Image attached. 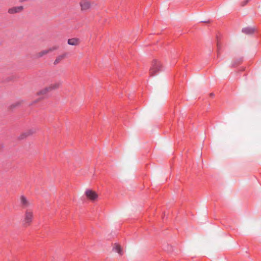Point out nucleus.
I'll use <instances>...</instances> for the list:
<instances>
[{
    "mask_svg": "<svg viewBox=\"0 0 261 261\" xmlns=\"http://www.w3.org/2000/svg\"><path fill=\"white\" fill-rule=\"evenodd\" d=\"M34 212L31 208H28L25 210L23 216V224L24 227L30 226L33 221Z\"/></svg>",
    "mask_w": 261,
    "mask_h": 261,
    "instance_id": "nucleus-1",
    "label": "nucleus"
},
{
    "mask_svg": "<svg viewBox=\"0 0 261 261\" xmlns=\"http://www.w3.org/2000/svg\"><path fill=\"white\" fill-rule=\"evenodd\" d=\"M162 65L161 63L156 60H153L149 70L150 75L152 76L156 75L160 71Z\"/></svg>",
    "mask_w": 261,
    "mask_h": 261,
    "instance_id": "nucleus-2",
    "label": "nucleus"
},
{
    "mask_svg": "<svg viewBox=\"0 0 261 261\" xmlns=\"http://www.w3.org/2000/svg\"><path fill=\"white\" fill-rule=\"evenodd\" d=\"M36 132V130L34 128H31L26 130L25 132L21 134L18 137L19 140H23L28 137L32 135L35 134Z\"/></svg>",
    "mask_w": 261,
    "mask_h": 261,
    "instance_id": "nucleus-3",
    "label": "nucleus"
},
{
    "mask_svg": "<svg viewBox=\"0 0 261 261\" xmlns=\"http://www.w3.org/2000/svg\"><path fill=\"white\" fill-rule=\"evenodd\" d=\"M85 195L90 200H95L98 198V195L97 193L91 190H87L85 192Z\"/></svg>",
    "mask_w": 261,
    "mask_h": 261,
    "instance_id": "nucleus-4",
    "label": "nucleus"
},
{
    "mask_svg": "<svg viewBox=\"0 0 261 261\" xmlns=\"http://www.w3.org/2000/svg\"><path fill=\"white\" fill-rule=\"evenodd\" d=\"M23 10V7L22 6L13 7L8 9V12L10 14H14L21 12Z\"/></svg>",
    "mask_w": 261,
    "mask_h": 261,
    "instance_id": "nucleus-5",
    "label": "nucleus"
},
{
    "mask_svg": "<svg viewBox=\"0 0 261 261\" xmlns=\"http://www.w3.org/2000/svg\"><path fill=\"white\" fill-rule=\"evenodd\" d=\"M112 250L113 251L117 253L120 256H121L123 254V249L118 244L115 243L113 245Z\"/></svg>",
    "mask_w": 261,
    "mask_h": 261,
    "instance_id": "nucleus-6",
    "label": "nucleus"
},
{
    "mask_svg": "<svg viewBox=\"0 0 261 261\" xmlns=\"http://www.w3.org/2000/svg\"><path fill=\"white\" fill-rule=\"evenodd\" d=\"M81 10L82 11H86L90 8L91 4L89 1L86 0H82L80 3Z\"/></svg>",
    "mask_w": 261,
    "mask_h": 261,
    "instance_id": "nucleus-7",
    "label": "nucleus"
},
{
    "mask_svg": "<svg viewBox=\"0 0 261 261\" xmlns=\"http://www.w3.org/2000/svg\"><path fill=\"white\" fill-rule=\"evenodd\" d=\"M20 200V203L23 207H27L31 205V203L24 196H21Z\"/></svg>",
    "mask_w": 261,
    "mask_h": 261,
    "instance_id": "nucleus-8",
    "label": "nucleus"
},
{
    "mask_svg": "<svg viewBox=\"0 0 261 261\" xmlns=\"http://www.w3.org/2000/svg\"><path fill=\"white\" fill-rule=\"evenodd\" d=\"M67 56L66 53L63 54L62 55H60L58 56L55 59L54 61V64L57 65L59 64L61 61H62L63 59H64Z\"/></svg>",
    "mask_w": 261,
    "mask_h": 261,
    "instance_id": "nucleus-9",
    "label": "nucleus"
},
{
    "mask_svg": "<svg viewBox=\"0 0 261 261\" xmlns=\"http://www.w3.org/2000/svg\"><path fill=\"white\" fill-rule=\"evenodd\" d=\"M68 43L70 45H77L80 43V40L74 38L68 40Z\"/></svg>",
    "mask_w": 261,
    "mask_h": 261,
    "instance_id": "nucleus-10",
    "label": "nucleus"
},
{
    "mask_svg": "<svg viewBox=\"0 0 261 261\" xmlns=\"http://www.w3.org/2000/svg\"><path fill=\"white\" fill-rule=\"evenodd\" d=\"M48 87H46L37 92L38 95H44L50 92Z\"/></svg>",
    "mask_w": 261,
    "mask_h": 261,
    "instance_id": "nucleus-11",
    "label": "nucleus"
},
{
    "mask_svg": "<svg viewBox=\"0 0 261 261\" xmlns=\"http://www.w3.org/2000/svg\"><path fill=\"white\" fill-rule=\"evenodd\" d=\"M48 54H49V53L47 49H44L37 53L36 54V57L37 58H40Z\"/></svg>",
    "mask_w": 261,
    "mask_h": 261,
    "instance_id": "nucleus-12",
    "label": "nucleus"
},
{
    "mask_svg": "<svg viewBox=\"0 0 261 261\" xmlns=\"http://www.w3.org/2000/svg\"><path fill=\"white\" fill-rule=\"evenodd\" d=\"M60 86V83H55L51 84L48 87L50 91H51L52 90L57 89L58 88H59Z\"/></svg>",
    "mask_w": 261,
    "mask_h": 261,
    "instance_id": "nucleus-13",
    "label": "nucleus"
},
{
    "mask_svg": "<svg viewBox=\"0 0 261 261\" xmlns=\"http://www.w3.org/2000/svg\"><path fill=\"white\" fill-rule=\"evenodd\" d=\"M242 31L246 34H251L254 32V29L252 28H244Z\"/></svg>",
    "mask_w": 261,
    "mask_h": 261,
    "instance_id": "nucleus-14",
    "label": "nucleus"
},
{
    "mask_svg": "<svg viewBox=\"0 0 261 261\" xmlns=\"http://www.w3.org/2000/svg\"><path fill=\"white\" fill-rule=\"evenodd\" d=\"M59 48V46H57V45H54L52 47H50V48L47 49V50L48 51V53H51V52H53L55 50H57Z\"/></svg>",
    "mask_w": 261,
    "mask_h": 261,
    "instance_id": "nucleus-15",
    "label": "nucleus"
},
{
    "mask_svg": "<svg viewBox=\"0 0 261 261\" xmlns=\"http://www.w3.org/2000/svg\"><path fill=\"white\" fill-rule=\"evenodd\" d=\"M249 1H250V0H245L244 2H243L242 3V4H241V5H242V6H245V5H246V4H247V3Z\"/></svg>",
    "mask_w": 261,
    "mask_h": 261,
    "instance_id": "nucleus-16",
    "label": "nucleus"
}]
</instances>
